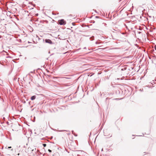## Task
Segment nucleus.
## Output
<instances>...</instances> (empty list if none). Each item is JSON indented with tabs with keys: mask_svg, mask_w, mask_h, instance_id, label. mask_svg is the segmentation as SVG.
Masks as SVG:
<instances>
[{
	"mask_svg": "<svg viewBox=\"0 0 156 156\" xmlns=\"http://www.w3.org/2000/svg\"><path fill=\"white\" fill-rule=\"evenodd\" d=\"M72 133L73 134L74 131L73 130L72 131Z\"/></svg>",
	"mask_w": 156,
	"mask_h": 156,
	"instance_id": "f8f14e48",
	"label": "nucleus"
},
{
	"mask_svg": "<svg viewBox=\"0 0 156 156\" xmlns=\"http://www.w3.org/2000/svg\"><path fill=\"white\" fill-rule=\"evenodd\" d=\"M75 23H72V25H73V26H74V25H75Z\"/></svg>",
	"mask_w": 156,
	"mask_h": 156,
	"instance_id": "6e6552de",
	"label": "nucleus"
},
{
	"mask_svg": "<svg viewBox=\"0 0 156 156\" xmlns=\"http://www.w3.org/2000/svg\"><path fill=\"white\" fill-rule=\"evenodd\" d=\"M86 47H85V48H84H84H85V49H86Z\"/></svg>",
	"mask_w": 156,
	"mask_h": 156,
	"instance_id": "aec40b11",
	"label": "nucleus"
},
{
	"mask_svg": "<svg viewBox=\"0 0 156 156\" xmlns=\"http://www.w3.org/2000/svg\"><path fill=\"white\" fill-rule=\"evenodd\" d=\"M154 48L155 50L156 51V45L154 46Z\"/></svg>",
	"mask_w": 156,
	"mask_h": 156,
	"instance_id": "1a4fd4ad",
	"label": "nucleus"
},
{
	"mask_svg": "<svg viewBox=\"0 0 156 156\" xmlns=\"http://www.w3.org/2000/svg\"><path fill=\"white\" fill-rule=\"evenodd\" d=\"M28 43H30L31 42H30L29 41L28 42Z\"/></svg>",
	"mask_w": 156,
	"mask_h": 156,
	"instance_id": "4468645a",
	"label": "nucleus"
},
{
	"mask_svg": "<svg viewBox=\"0 0 156 156\" xmlns=\"http://www.w3.org/2000/svg\"><path fill=\"white\" fill-rule=\"evenodd\" d=\"M48 151L49 152H51V150H50V149H48Z\"/></svg>",
	"mask_w": 156,
	"mask_h": 156,
	"instance_id": "0eeeda50",
	"label": "nucleus"
},
{
	"mask_svg": "<svg viewBox=\"0 0 156 156\" xmlns=\"http://www.w3.org/2000/svg\"><path fill=\"white\" fill-rule=\"evenodd\" d=\"M23 103H26V101H24Z\"/></svg>",
	"mask_w": 156,
	"mask_h": 156,
	"instance_id": "2eb2a0df",
	"label": "nucleus"
},
{
	"mask_svg": "<svg viewBox=\"0 0 156 156\" xmlns=\"http://www.w3.org/2000/svg\"><path fill=\"white\" fill-rule=\"evenodd\" d=\"M36 15L37 16L38 15V14H37Z\"/></svg>",
	"mask_w": 156,
	"mask_h": 156,
	"instance_id": "a211bd4d",
	"label": "nucleus"
},
{
	"mask_svg": "<svg viewBox=\"0 0 156 156\" xmlns=\"http://www.w3.org/2000/svg\"><path fill=\"white\" fill-rule=\"evenodd\" d=\"M19 154H18V155H19Z\"/></svg>",
	"mask_w": 156,
	"mask_h": 156,
	"instance_id": "6ab92c4d",
	"label": "nucleus"
},
{
	"mask_svg": "<svg viewBox=\"0 0 156 156\" xmlns=\"http://www.w3.org/2000/svg\"><path fill=\"white\" fill-rule=\"evenodd\" d=\"M36 96H35V95L31 97L30 99L31 100H33L36 98Z\"/></svg>",
	"mask_w": 156,
	"mask_h": 156,
	"instance_id": "7ed1b4c3",
	"label": "nucleus"
},
{
	"mask_svg": "<svg viewBox=\"0 0 156 156\" xmlns=\"http://www.w3.org/2000/svg\"><path fill=\"white\" fill-rule=\"evenodd\" d=\"M30 101H29V104H30Z\"/></svg>",
	"mask_w": 156,
	"mask_h": 156,
	"instance_id": "dca6fc26",
	"label": "nucleus"
},
{
	"mask_svg": "<svg viewBox=\"0 0 156 156\" xmlns=\"http://www.w3.org/2000/svg\"><path fill=\"white\" fill-rule=\"evenodd\" d=\"M150 83H151V84H152V85H153V83H154V84L155 83L154 82V80H153L152 82H150Z\"/></svg>",
	"mask_w": 156,
	"mask_h": 156,
	"instance_id": "39448f33",
	"label": "nucleus"
},
{
	"mask_svg": "<svg viewBox=\"0 0 156 156\" xmlns=\"http://www.w3.org/2000/svg\"><path fill=\"white\" fill-rule=\"evenodd\" d=\"M58 23L60 25H65L66 24V22L64 19H61L58 21Z\"/></svg>",
	"mask_w": 156,
	"mask_h": 156,
	"instance_id": "f257e3e1",
	"label": "nucleus"
},
{
	"mask_svg": "<svg viewBox=\"0 0 156 156\" xmlns=\"http://www.w3.org/2000/svg\"><path fill=\"white\" fill-rule=\"evenodd\" d=\"M90 39L91 41H93L94 39V36H92L90 38Z\"/></svg>",
	"mask_w": 156,
	"mask_h": 156,
	"instance_id": "20e7f679",
	"label": "nucleus"
},
{
	"mask_svg": "<svg viewBox=\"0 0 156 156\" xmlns=\"http://www.w3.org/2000/svg\"><path fill=\"white\" fill-rule=\"evenodd\" d=\"M9 15V14H7V16H8Z\"/></svg>",
	"mask_w": 156,
	"mask_h": 156,
	"instance_id": "412c9836",
	"label": "nucleus"
},
{
	"mask_svg": "<svg viewBox=\"0 0 156 156\" xmlns=\"http://www.w3.org/2000/svg\"><path fill=\"white\" fill-rule=\"evenodd\" d=\"M45 41L46 43H48L49 44H51L53 43L49 39H46L45 40Z\"/></svg>",
	"mask_w": 156,
	"mask_h": 156,
	"instance_id": "f03ea898",
	"label": "nucleus"
},
{
	"mask_svg": "<svg viewBox=\"0 0 156 156\" xmlns=\"http://www.w3.org/2000/svg\"><path fill=\"white\" fill-rule=\"evenodd\" d=\"M96 18H99V17H98V16H96Z\"/></svg>",
	"mask_w": 156,
	"mask_h": 156,
	"instance_id": "9b49d317",
	"label": "nucleus"
},
{
	"mask_svg": "<svg viewBox=\"0 0 156 156\" xmlns=\"http://www.w3.org/2000/svg\"><path fill=\"white\" fill-rule=\"evenodd\" d=\"M11 147L10 146V147H8V148H11Z\"/></svg>",
	"mask_w": 156,
	"mask_h": 156,
	"instance_id": "9d476101",
	"label": "nucleus"
},
{
	"mask_svg": "<svg viewBox=\"0 0 156 156\" xmlns=\"http://www.w3.org/2000/svg\"><path fill=\"white\" fill-rule=\"evenodd\" d=\"M117 80H120V78H118L117 79Z\"/></svg>",
	"mask_w": 156,
	"mask_h": 156,
	"instance_id": "ddd939ff",
	"label": "nucleus"
},
{
	"mask_svg": "<svg viewBox=\"0 0 156 156\" xmlns=\"http://www.w3.org/2000/svg\"><path fill=\"white\" fill-rule=\"evenodd\" d=\"M43 145L44 146V147H45L46 146V144H43Z\"/></svg>",
	"mask_w": 156,
	"mask_h": 156,
	"instance_id": "423d86ee",
	"label": "nucleus"
},
{
	"mask_svg": "<svg viewBox=\"0 0 156 156\" xmlns=\"http://www.w3.org/2000/svg\"><path fill=\"white\" fill-rule=\"evenodd\" d=\"M122 34H125V33H122Z\"/></svg>",
	"mask_w": 156,
	"mask_h": 156,
	"instance_id": "f3484780",
	"label": "nucleus"
}]
</instances>
